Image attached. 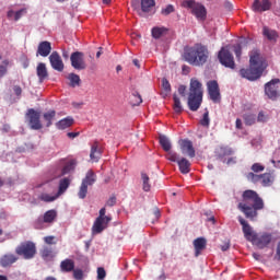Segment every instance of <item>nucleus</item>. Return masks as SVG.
Wrapping results in <instances>:
<instances>
[{
    "mask_svg": "<svg viewBox=\"0 0 280 280\" xmlns=\"http://www.w3.org/2000/svg\"><path fill=\"white\" fill-rule=\"evenodd\" d=\"M242 198L243 201L238 203V209L248 220H255L259 215L257 211H261L266 207L264 199L255 190L243 191Z\"/></svg>",
    "mask_w": 280,
    "mask_h": 280,
    "instance_id": "nucleus-1",
    "label": "nucleus"
},
{
    "mask_svg": "<svg viewBox=\"0 0 280 280\" xmlns=\"http://www.w3.org/2000/svg\"><path fill=\"white\" fill-rule=\"evenodd\" d=\"M183 58L192 67H202L209 60V48L202 44H195L184 48Z\"/></svg>",
    "mask_w": 280,
    "mask_h": 280,
    "instance_id": "nucleus-2",
    "label": "nucleus"
},
{
    "mask_svg": "<svg viewBox=\"0 0 280 280\" xmlns=\"http://www.w3.org/2000/svg\"><path fill=\"white\" fill-rule=\"evenodd\" d=\"M238 222L243 228L244 237L247 240V242H253L255 246L260 249L268 248L270 242H272V234L262 233L260 236H258L257 233L253 231V226H250V224H248L244 218L240 217Z\"/></svg>",
    "mask_w": 280,
    "mask_h": 280,
    "instance_id": "nucleus-3",
    "label": "nucleus"
},
{
    "mask_svg": "<svg viewBox=\"0 0 280 280\" xmlns=\"http://www.w3.org/2000/svg\"><path fill=\"white\" fill-rule=\"evenodd\" d=\"M264 62L259 59V52L254 51L249 57V67L240 70L241 78L255 82L264 75Z\"/></svg>",
    "mask_w": 280,
    "mask_h": 280,
    "instance_id": "nucleus-4",
    "label": "nucleus"
},
{
    "mask_svg": "<svg viewBox=\"0 0 280 280\" xmlns=\"http://www.w3.org/2000/svg\"><path fill=\"white\" fill-rule=\"evenodd\" d=\"M202 105V83L198 79H190L189 92H188V108L196 113Z\"/></svg>",
    "mask_w": 280,
    "mask_h": 280,
    "instance_id": "nucleus-5",
    "label": "nucleus"
},
{
    "mask_svg": "<svg viewBox=\"0 0 280 280\" xmlns=\"http://www.w3.org/2000/svg\"><path fill=\"white\" fill-rule=\"evenodd\" d=\"M182 5L183 8L191 10V14H194V16H196V19H198L199 21L207 20V8H205L203 4L195 2L194 0H186L183 1Z\"/></svg>",
    "mask_w": 280,
    "mask_h": 280,
    "instance_id": "nucleus-6",
    "label": "nucleus"
},
{
    "mask_svg": "<svg viewBox=\"0 0 280 280\" xmlns=\"http://www.w3.org/2000/svg\"><path fill=\"white\" fill-rule=\"evenodd\" d=\"M16 255L24 259H34L36 256V244L33 242H24L15 248Z\"/></svg>",
    "mask_w": 280,
    "mask_h": 280,
    "instance_id": "nucleus-7",
    "label": "nucleus"
},
{
    "mask_svg": "<svg viewBox=\"0 0 280 280\" xmlns=\"http://www.w3.org/2000/svg\"><path fill=\"white\" fill-rule=\"evenodd\" d=\"M246 178L247 180H249V183H254V184L260 183L262 187H270V185L275 183V177L270 173L257 175L250 172L246 174Z\"/></svg>",
    "mask_w": 280,
    "mask_h": 280,
    "instance_id": "nucleus-8",
    "label": "nucleus"
},
{
    "mask_svg": "<svg viewBox=\"0 0 280 280\" xmlns=\"http://www.w3.org/2000/svg\"><path fill=\"white\" fill-rule=\"evenodd\" d=\"M26 120L31 130H43V122L40 121V112L30 108L25 114Z\"/></svg>",
    "mask_w": 280,
    "mask_h": 280,
    "instance_id": "nucleus-9",
    "label": "nucleus"
},
{
    "mask_svg": "<svg viewBox=\"0 0 280 280\" xmlns=\"http://www.w3.org/2000/svg\"><path fill=\"white\" fill-rule=\"evenodd\" d=\"M219 62L226 67V69H235V59L233 58V54L229 51L226 48H221L218 54Z\"/></svg>",
    "mask_w": 280,
    "mask_h": 280,
    "instance_id": "nucleus-10",
    "label": "nucleus"
},
{
    "mask_svg": "<svg viewBox=\"0 0 280 280\" xmlns=\"http://www.w3.org/2000/svg\"><path fill=\"white\" fill-rule=\"evenodd\" d=\"M71 67L77 71H84L86 69V61H84V52L74 51L70 56Z\"/></svg>",
    "mask_w": 280,
    "mask_h": 280,
    "instance_id": "nucleus-11",
    "label": "nucleus"
},
{
    "mask_svg": "<svg viewBox=\"0 0 280 280\" xmlns=\"http://www.w3.org/2000/svg\"><path fill=\"white\" fill-rule=\"evenodd\" d=\"M280 80L279 79H272L268 83L265 84V94L269 100H277L279 97V85Z\"/></svg>",
    "mask_w": 280,
    "mask_h": 280,
    "instance_id": "nucleus-12",
    "label": "nucleus"
},
{
    "mask_svg": "<svg viewBox=\"0 0 280 280\" xmlns=\"http://www.w3.org/2000/svg\"><path fill=\"white\" fill-rule=\"evenodd\" d=\"M208 86V93L210 96V100L218 104L220 103L221 96H220V85L218 84V81L211 80L207 83Z\"/></svg>",
    "mask_w": 280,
    "mask_h": 280,
    "instance_id": "nucleus-13",
    "label": "nucleus"
},
{
    "mask_svg": "<svg viewBox=\"0 0 280 280\" xmlns=\"http://www.w3.org/2000/svg\"><path fill=\"white\" fill-rule=\"evenodd\" d=\"M49 62L55 71H65V62H62V58L58 51H52L49 56Z\"/></svg>",
    "mask_w": 280,
    "mask_h": 280,
    "instance_id": "nucleus-14",
    "label": "nucleus"
},
{
    "mask_svg": "<svg viewBox=\"0 0 280 280\" xmlns=\"http://www.w3.org/2000/svg\"><path fill=\"white\" fill-rule=\"evenodd\" d=\"M272 8L270 0H254L252 4L253 12H268Z\"/></svg>",
    "mask_w": 280,
    "mask_h": 280,
    "instance_id": "nucleus-15",
    "label": "nucleus"
},
{
    "mask_svg": "<svg viewBox=\"0 0 280 280\" xmlns=\"http://www.w3.org/2000/svg\"><path fill=\"white\" fill-rule=\"evenodd\" d=\"M179 147L182 150V154H187L190 159H194L196 156V149H194V142L190 140H180Z\"/></svg>",
    "mask_w": 280,
    "mask_h": 280,
    "instance_id": "nucleus-16",
    "label": "nucleus"
},
{
    "mask_svg": "<svg viewBox=\"0 0 280 280\" xmlns=\"http://www.w3.org/2000/svg\"><path fill=\"white\" fill-rule=\"evenodd\" d=\"M110 222H106V219H95L93 226H92V233L93 235H100L105 229H108V224Z\"/></svg>",
    "mask_w": 280,
    "mask_h": 280,
    "instance_id": "nucleus-17",
    "label": "nucleus"
},
{
    "mask_svg": "<svg viewBox=\"0 0 280 280\" xmlns=\"http://www.w3.org/2000/svg\"><path fill=\"white\" fill-rule=\"evenodd\" d=\"M62 168H61V176H66V174H71L75 170L78 162L75 160H61L60 161Z\"/></svg>",
    "mask_w": 280,
    "mask_h": 280,
    "instance_id": "nucleus-18",
    "label": "nucleus"
},
{
    "mask_svg": "<svg viewBox=\"0 0 280 280\" xmlns=\"http://www.w3.org/2000/svg\"><path fill=\"white\" fill-rule=\"evenodd\" d=\"M51 54V43L50 42H40L37 47L36 56H42V58H47Z\"/></svg>",
    "mask_w": 280,
    "mask_h": 280,
    "instance_id": "nucleus-19",
    "label": "nucleus"
},
{
    "mask_svg": "<svg viewBox=\"0 0 280 280\" xmlns=\"http://www.w3.org/2000/svg\"><path fill=\"white\" fill-rule=\"evenodd\" d=\"M19 261V257L14 254H5L0 258V266L2 268H10L12 264H16Z\"/></svg>",
    "mask_w": 280,
    "mask_h": 280,
    "instance_id": "nucleus-20",
    "label": "nucleus"
},
{
    "mask_svg": "<svg viewBox=\"0 0 280 280\" xmlns=\"http://www.w3.org/2000/svg\"><path fill=\"white\" fill-rule=\"evenodd\" d=\"M195 257H200L205 248H207V240L205 237H198L194 241Z\"/></svg>",
    "mask_w": 280,
    "mask_h": 280,
    "instance_id": "nucleus-21",
    "label": "nucleus"
},
{
    "mask_svg": "<svg viewBox=\"0 0 280 280\" xmlns=\"http://www.w3.org/2000/svg\"><path fill=\"white\" fill-rule=\"evenodd\" d=\"M90 159L93 163H97L102 159V149H100V143L95 141L91 147Z\"/></svg>",
    "mask_w": 280,
    "mask_h": 280,
    "instance_id": "nucleus-22",
    "label": "nucleus"
},
{
    "mask_svg": "<svg viewBox=\"0 0 280 280\" xmlns=\"http://www.w3.org/2000/svg\"><path fill=\"white\" fill-rule=\"evenodd\" d=\"M262 36L267 38V40H269L270 43H277V38H279V33L268 26H264Z\"/></svg>",
    "mask_w": 280,
    "mask_h": 280,
    "instance_id": "nucleus-23",
    "label": "nucleus"
},
{
    "mask_svg": "<svg viewBox=\"0 0 280 280\" xmlns=\"http://www.w3.org/2000/svg\"><path fill=\"white\" fill-rule=\"evenodd\" d=\"M156 2L154 0H141V11L144 14H154V7Z\"/></svg>",
    "mask_w": 280,
    "mask_h": 280,
    "instance_id": "nucleus-24",
    "label": "nucleus"
},
{
    "mask_svg": "<svg viewBox=\"0 0 280 280\" xmlns=\"http://www.w3.org/2000/svg\"><path fill=\"white\" fill-rule=\"evenodd\" d=\"M40 257L44 259V261H51L54 257H56V252H54V248L49 246H44L40 252Z\"/></svg>",
    "mask_w": 280,
    "mask_h": 280,
    "instance_id": "nucleus-25",
    "label": "nucleus"
},
{
    "mask_svg": "<svg viewBox=\"0 0 280 280\" xmlns=\"http://www.w3.org/2000/svg\"><path fill=\"white\" fill-rule=\"evenodd\" d=\"M61 272H73L75 270V261L73 259L66 258L60 262Z\"/></svg>",
    "mask_w": 280,
    "mask_h": 280,
    "instance_id": "nucleus-26",
    "label": "nucleus"
},
{
    "mask_svg": "<svg viewBox=\"0 0 280 280\" xmlns=\"http://www.w3.org/2000/svg\"><path fill=\"white\" fill-rule=\"evenodd\" d=\"M177 165L182 174H189V172H191V163L185 158H182L179 161H177Z\"/></svg>",
    "mask_w": 280,
    "mask_h": 280,
    "instance_id": "nucleus-27",
    "label": "nucleus"
},
{
    "mask_svg": "<svg viewBox=\"0 0 280 280\" xmlns=\"http://www.w3.org/2000/svg\"><path fill=\"white\" fill-rule=\"evenodd\" d=\"M97 180V175H95V172H93V170L88 171L85 178H83L82 183L83 185H85L86 187H89V185H95V182Z\"/></svg>",
    "mask_w": 280,
    "mask_h": 280,
    "instance_id": "nucleus-28",
    "label": "nucleus"
},
{
    "mask_svg": "<svg viewBox=\"0 0 280 280\" xmlns=\"http://www.w3.org/2000/svg\"><path fill=\"white\" fill-rule=\"evenodd\" d=\"M37 78H39V82L46 80L49 77V72H47V66L44 62L38 63L37 66Z\"/></svg>",
    "mask_w": 280,
    "mask_h": 280,
    "instance_id": "nucleus-29",
    "label": "nucleus"
},
{
    "mask_svg": "<svg viewBox=\"0 0 280 280\" xmlns=\"http://www.w3.org/2000/svg\"><path fill=\"white\" fill-rule=\"evenodd\" d=\"M73 117L68 116L57 122V128L59 130H67V128H71L73 126Z\"/></svg>",
    "mask_w": 280,
    "mask_h": 280,
    "instance_id": "nucleus-30",
    "label": "nucleus"
},
{
    "mask_svg": "<svg viewBox=\"0 0 280 280\" xmlns=\"http://www.w3.org/2000/svg\"><path fill=\"white\" fill-rule=\"evenodd\" d=\"M71 185V178L65 177L59 180V189L57 195L62 196L67 189H69V186Z\"/></svg>",
    "mask_w": 280,
    "mask_h": 280,
    "instance_id": "nucleus-31",
    "label": "nucleus"
},
{
    "mask_svg": "<svg viewBox=\"0 0 280 280\" xmlns=\"http://www.w3.org/2000/svg\"><path fill=\"white\" fill-rule=\"evenodd\" d=\"M160 145L162 147V150L164 152H170L172 151V142L170 141V138L166 136H160Z\"/></svg>",
    "mask_w": 280,
    "mask_h": 280,
    "instance_id": "nucleus-32",
    "label": "nucleus"
},
{
    "mask_svg": "<svg viewBox=\"0 0 280 280\" xmlns=\"http://www.w3.org/2000/svg\"><path fill=\"white\" fill-rule=\"evenodd\" d=\"M58 217V213L56 212V210H48L44 213V222L46 224H51V222H54V220H56V218Z\"/></svg>",
    "mask_w": 280,
    "mask_h": 280,
    "instance_id": "nucleus-33",
    "label": "nucleus"
},
{
    "mask_svg": "<svg viewBox=\"0 0 280 280\" xmlns=\"http://www.w3.org/2000/svg\"><path fill=\"white\" fill-rule=\"evenodd\" d=\"M56 118V110L50 109L49 112L44 114V120L46 122V127L49 128L54 122V119Z\"/></svg>",
    "mask_w": 280,
    "mask_h": 280,
    "instance_id": "nucleus-34",
    "label": "nucleus"
},
{
    "mask_svg": "<svg viewBox=\"0 0 280 280\" xmlns=\"http://www.w3.org/2000/svg\"><path fill=\"white\" fill-rule=\"evenodd\" d=\"M141 182L143 191H150V189H152V185L150 184V176H148L144 172L141 173Z\"/></svg>",
    "mask_w": 280,
    "mask_h": 280,
    "instance_id": "nucleus-35",
    "label": "nucleus"
},
{
    "mask_svg": "<svg viewBox=\"0 0 280 280\" xmlns=\"http://www.w3.org/2000/svg\"><path fill=\"white\" fill-rule=\"evenodd\" d=\"M173 110L177 115H180V113H183V105L180 104V98L176 94L173 95Z\"/></svg>",
    "mask_w": 280,
    "mask_h": 280,
    "instance_id": "nucleus-36",
    "label": "nucleus"
},
{
    "mask_svg": "<svg viewBox=\"0 0 280 280\" xmlns=\"http://www.w3.org/2000/svg\"><path fill=\"white\" fill-rule=\"evenodd\" d=\"M68 80L70 81V86H72L73 89H75V86H80V75L75 73H70L68 74Z\"/></svg>",
    "mask_w": 280,
    "mask_h": 280,
    "instance_id": "nucleus-37",
    "label": "nucleus"
},
{
    "mask_svg": "<svg viewBox=\"0 0 280 280\" xmlns=\"http://www.w3.org/2000/svg\"><path fill=\"white\" fill-rule=\"evenodd\" d=\"M60 196L58 195V192L55 196H51L47 192H43L39 196V200H42L43 202H54V200H58Z\"/></svg>",
    "mask_w": 280,
    "mask_h": 280,
    "instance_id": "nucleus-38",
    "label": "nucleus"
},
{
    "mask_svg": "<svg viewBox=\"0 0 280 280\" xmlns=\"http://www.w3.org/2000/svg\"><path fill=\"white\" fill-rule=\"evenodd\" d=\"M165 32H167V28L155 26L152 28L151 34L154 38L159 39Z\"/></svg>",
    "mask_w": 280,
    "mask_h": 280,
    "instance_id": "nucleus-39",
    "label": "nucleus"
},
{
    "mask_svg": "<svg viewBox=\"0 0 280 280\" xmlns=\"http://www.w3.org/2000/svg\"><path fill=\"white\" fill-rule=\"evenodd\" d=\"M243 119L245 121V126H253L257 118L255 117V114H245L243 116Z\"/></svg>",
    "mask_w": 280,
    "mask_h": 280,
    "instance_id": "nucleus-40",
    "label": "nucleus"
},
{
    "mask_svg": "<svg viewBox=\"0 0 280 280\" xmlns=\"http://www.w3.org/2000/svg\"><path fill=\"white\" fill-rule=\"evenodd\" d=\"M131 102L133 106H139L140 104H142L143 98H141V94H139V92H133Z\"/></svg>",
    "mask_w": 280,
    "mask_h": 280,
    "instance_id": "nucleus-41",
    "label": "nucleus"
},
{
    "mask_svg": "<svg viewBox=\"0 0 280 280\" xmlns=\"http://www.w3.org/2000/svg\"><path fill=\"white\" fill-rule=\"evenodd\" d=\"M86 194H89V186L85 184H81L78 196L81 198V200H84L86 198Z\"/></svg>",
    "mask_w": 280,
    "mask_h": 280,
    "instance_id": "nucleus-42",
    "label": "nucleus"
},
{
    "mask_svg": "<svg viewBox=\"0 0 280 280\" xmlns=\"http://www.w3.org/2000/svg\"><path fill=\"white\" fill-rule=\"evenodd\" d=\"M10 66V60L5 59L0 66V78H3L8 73V67Z\"/></svg>",
    "mask_w": 280,
    "mask_h": 280,
    "instance_id": "nucleus-43",
    "label": "nucleus"
},
{
    "mask_svg": "<svg viewBox=\"0 0 280 280\" xmlns=\"http://www.w3.org/2000/svg\"><path fill=\"white\" fill-rule=\"evenodd\" d=\"M165 158L167 159V161H172V163H178V161H180L178 160V153L174 151H168Z\"/></svg>",
    "mask_w": 280,
    "mask_h": 280,
    "instance_id": "nucleus-44",
    "label": "nucleus"
},
{
    "mask_svg": "<svg viewBox=\"0 0 280 280\" xmlns=\"http://www.w3.org/2000/svg\"><path fill=\"white\" fill-rule=\"evenodd\" d=\"M199 124L200 126H203V128H209V124H211V120L209 119V112L203 114V117L200 119Z\"/></svg>",
    "mask_w": 280,
    "mask_h": 280,
    "instance_id": "nucleus-45",
    "label": "nucleus"
},
{
    "mask_svg": "<svg viewBox=\"0 0 280 280\" xmlns=\"http://www.w3.org/2000/svg\"><path fill=\"white\" fill-rule=\"evenodd\" d=\"M97 219L106 220V222H110L113 220V218L106 215V207L100 210Z\"/></svg>",
    "mask_w": 280,
    "mask_h": 280,
    "instance_id": "nucleus-46",
    "label": "nucleus"
},
{
    "mask_svg": "<svg viewBox=\"0 0 280 280\" xmlns=\"http://www.w3.org/2000/svg\"><path fill=\"white\" fill-rule=\"evenodd\" d=\"M266 170V166L265 165H261L260 163H254L252 165V171L255 173V174H259V172H264Z\"/></svg>",
    "mask_w": 280,
    "mask_h": 280,
    "instance_id": "nucleus-47",
    "label": "nucleus"
},
{
    "mask_svg": "<svg viewBox=\"0 0 280 280\" xmlns=\"http://www.w3.org/2000/svg\"><path fill=\"white\" fill-rule=\"evenodd\" d=\"M34 229H37V231L45 229V221L43 218H38L34 221Z\"/></svg>",
    "mask_w": 280,
    "mask_h": 280,
    "instance_id": "nucleus-48",
    "label": "nucleus"
},
{
    "mask_svg": "<svg viewBox=\"0 0 280 280\" xmlns=\"http://www.w3.org/2000/svg\"><path fill=\"white\" fill-rule=\"evenodd\" d=\"M172 12H174V5L168 4L166 5V8L161 10V14H163V16H170V14H172Z\"/></svg>",
    "mask_w": 280,
    "mask_h": 280,
    "instance_id": "nucleus-49",
    "label": "nucleus"
},
{
    "mask_svg": "<svg viewBox=\"0 0 280 280\" xmlns=\"http://www.w3.org/2000/svg\"><path fill=\"white\" fill-rule=\"evenodd\" d=\"M73 271V278L75 280H82L84 279V271H82V269H74Z\"/></svg>",
    "mask_w": 280,
    "mask_h": 280,
    "instance_id": "nucleus-50",
    "label": "nucleus"
},
{
    "mask_svg": "<svg viewBox=\"0 0 280 280\" xmlns=\"http://www.w3.org/2000/svg\"><path fill=\"white\" fill-rule=\"evenodd\" d=\"M117 205V197L112 195L105 203V207H115Z\"/></svg>",
    "mask_w": 280,
    "mask_h": 280,
    "instance_id": "nucleus-51",
    "label": "nucleus"
},
{
    "mask_svg": "<svg viewBox=\"0 0 280 280\" xmlns=\"http://www.w3.org/2000/svg\"><path fill=\"white\" fill-rule=\"evenodd\" d=\"M106 279V269L103 267L97 268V280H104Z\"/></svg>",
    "mask_w": 280,
    "mask_h": 280,
    "instance_id": "nucleus-52",
    "label": "nucleus"
},
{
    "mask_svg": "<svg viewBox=\"0 0 280 280\" xmlns=\"http://www.w3.org/2000/svg\"><path fill=\"white\" fill-rule=\"evenodd\" d=\"M233 154V151L231 149H221V153L219 154V159H222L224 156H231Z\"/></svg>",
    "mask_w": 280,
    "mask_h": 280,
    "instance_id": "nucleus-53",
    "label": "nucleus"
},
{
    "mask_svg": "<svg viewBox=\"0 0 280 280\" xmlns=\"http://www.w3.org/2000/svg\"><path fill=\"white\" fill-rule=\"evenodd\" d=\"M162 86H163L164 91H166L167 93H170V91H172V85L170 84V81H167V79L162 80Z\"/></svg>",
    "mask_w": 280,
    "mask_h": 280,
    "instance_id": "nucleus-54",
    "label": "nucleus"
},
{
    "mask_svg": "<svg viewBox=\"0 0 280 280\" xmlns=\"http://www.w3.org/2000/svg\"><path fill=\"white\" fill-rule=\"evenodd\" d=\"M13 93L16 95V97H21L23 94V89L20 85H14Z\"/></svg>",
    "mask_w": 280,
    "mask_h": 280,
    "instance_id": "nucleus-55",
    "label": "nucleus"
},
{
    "mask_svg": "<svg viewBox=\"0 0 280 280\" xmlns=\"http://www.w3.org/2000/svg\"><path fill=\"white\" fill-rule=\"evenodd\" d=\"M234 52H235L237 60H240V58H242V46L241 45L235 46Z\"/></svg>",
    "mask_w": 280,
    "mask_h": 280,
    "instance_id": "nucleus-56",
    "label": "nucleus"
},
{
    "mask_svg": "<svg viewBox=\"0 0 280 280\" xmlns=\"http://www.w3.org/2000/svg\"><path fill=\"white\" fill-rule=\"evenodd\" d=\"M54 240H56L55 236H46V237H44L45 244H48V245L56 244V242Z\"/></svg>",
    "mask_w": 280,
    "mask_h": 280,
    "instance_id": "nucleus-57",
    "label": "nucleus"
},
{
    "mask_svg": "<svg viewBox=\"0 0 280 280\" xmlns=\"http://www.w3.org/2000/svg\"><path fill=\"white\" fill-rule=\"evenodd\" d=\"M229 248H231V241L230 240L225 241L224 244L221 245V250L223 253H225V250H229Z\"/></svg>",
    "mask_w": 280,
    "mask_h": 280,
    "instance_id": "nucleus-58",
    "label": "nucleus"
},
{
    "mask_svg": "<svg viewBox=\"0 0 280 280\" xmlns=\"http://www.w3.org/2000/svg\"><path fill=\"white\" fill-rule=\"evenodd\" d=\"M178 93L179 95H182V97H185L186 93H187V86L185 85H179L178 88Z\"/></svg>",
    "mask_w": 280,
    "mask_h": 280,
    "instance_id": "nucleus-59",
    "label": "nucleus"
},
{
    "mask_svg": "<svg viewBox=\"0 0 280 280\" xmlns=\"http://www.w3.org/2000/svg\"><path fill=\"white\" fill-rule=\"evenodd\" d=\"M25 10L21 9L19 11L15 12V16H14V21H19V19H21L24 14Z\"/></svg>",
    "mask_w": 280,
    "mask_h": 280,
    "instance_id": "nucleus-60",
    "label": "nucleus"
},
{
    "mask_svg": "<svg viewBox=\"0 0 280 280\" xmlns=\"http://www.w3.org/2000/svg\"><path fill=\"white\" fill-rule=\"evenodd\" d=\"M268 119V117H266V115L264 114V112H260L258 114V117H257V121H266Z\"/></svg>",
    "mask_w": 280,
    "mask_h": 280,
    "instance_id": "nucleus-61",
    "label": "nucleus"
},
{
    "mask_svg": "<svg viewBox=\"0 0 280 280\" xmlns=\"http://www.w3.org/2000/svg\"><path fill=\"white\" fill-rule=\"evenodd\" d=\"M80 132H68L67 137H69V139H75V137H79Z\"/></svg>",
    "mask_w": 280,
    "mask_h": 280,
    "instance_id": "nucleus-62",
    "label": "nucleus"
},
{
    "mask_svg": "<svg viewBox=\"0 0 280 280\" xmlns=\"http://www.w3.org/2000/svg\"><path fill=\"white\" fill-rule=\"evenodd\" d=\"M182 71H183V73H185V74L189 73V71H190L189 66H183V67H182Z\"/></svg>",
    "mask_w": 280,
    "mask_h": 280,
    "instance_id": "nucleus-63",
    "label": "nucleus"
},
{
    "mask_svg": "<svg viewBox=\"0 0 280 280\" xmlns=\"http://www.w3.org/2000/svg\"><path fill=\"white\" fill-rule=\"evenodd\" d=\"M236 128L237 130H242V119L240 118L236 119Z\"/></svg>",
    "mask_w": 280,
    "mask_h": 280,
    "instance_id": "nucleus-64",
    "label": "nucleus"
}]
</instances>
